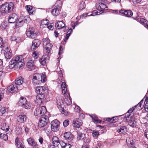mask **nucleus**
<instances>
[{"instance_id": "c756f323", "label": "nucleus", "mask_w": 148, "mask_h": 148, "mask_svg": "<svg viewBox=\"0 0 148 148\" xmlns=\"http://www.w3.org/2000/svg\"><path fill=\"white\" fill-rule=\"evenodd\" d=\"M46 47L45 48V50L47 54H49L51 52V50L53 46V45L49 42H48L46 45H45Z\"/></svg>"}, {"instance_id": "0e129e2a", "label": "nucleus", "mask_w": 148, "mask_h": 148, "mask_svg": "<svg viewBox=\"0 0 148 148\" xmlns=\"http://www.w3.org/2000/svg\"><path fill=\"white\" fill-rule=\"evenodd\" d=\"M66 100L67 101H68V103L66 102V103L68 105H70L71 103V101L70 97L66 99Z\"/></svg>"}, {"instance_id": "f8f14e48", "label": "nucleus", "mask_w": 148, "mask_h": 148, "mask_svg": "<svg viewBox=\"0 0 148 148\" xmlns=\"http://www.w3.org/2000/svg\"><path fill=\"white\" fill-rule=\"evenodd\" d=\"M57 3H56L53 9L51 11L52 14L54 16L58 15L60 12L61 5L60 4L59 5H58Z\"/></svg>"}, {"instance_id": "603ef678", "label": "nucleus", "mask_w": 148, "mask_h": 148, "mask_svg": "<svg viewBox=\"0 0 148 148\" xmlns=\"http://www.w3.org/2000/svg\"><path fill=\"white\" fill-rule=\"evenodd\" d=\"M15 132L18 134H20L22 132L21 129L18 127H16L15 130Z\"/></svg>"}, {"instance_id": "e2e57ef3", "label": "nucleus", "mask_w": 148, "mask_h": 148, "mask_svg": "<svg viewBox=\"0 0 148 148\" xmlns=\"http://www.w3.org/2000/svg\"><path fill=\"white\" fill-rule=\"evenodd\" d=\"M4 47V46L3 44V40L2 38L0 37V47L2 48Z\"/></svg>"}, {"instance_id": "4c0bfd02", "label": "nucleus", "mask_w": 148, "mask_h": 148, "mask_svg": "<svg viewBox=\"0 0 148 148\" xmlns=\"http://www.w3.org/2000/svg\"><path fill=\"white\" fill-rule=\"evenodd\" d=\"M34 65V62L33 60H31L28 61L27 63V66L28 68H30Z\"/></svg>"}, {"instance_id": "dca6fc26", "label": "nucleus", "mask_w": 148, "mask_h": 148, "mask_svg": "<svg viewBox=\"0 0 148 148\" xmlns=\"http://www.w3.org/2000/svg\"><path fill=\"white\" fill-rule=\"evenodd\" d=\"M117 131L120 134H125L127 132V127L124 125L120 124L119 126Z\"/></svg>"}, {"instance_id": "69168bd1", "label": "nucleus", "mask_w": 148, "mask_h": 148, "mask_svg": "<svg viewBox=\"0 0 148 148\" xmlns=\"http://www.w3.org/2000/svg\"><path fill=\"white\" fill-rule=\"evenodd\" d=\"M145 136L148 139V130H146L145 132Z\"/></svg>"}, {"instance_id": "2eb2a0df", "label": "nucleus", "mask_w": 148, "mask_h": 148, "mask_svg": "<svg viewBox=\"0 0 148 148\" xmlns=\"http://www.w3.org/2000/svg\"><path fill=\"white\" fill-rule=\"evenodd\" d=\"M18 18V15L16 14L13 13L9 16L8 21L10 23H13L15 22Z\"/></svg>"}, {"instance_id": "c85d7f7f", "label": "nucleus", "mask_w": 148, "mask_h": 148, "mask_svg": "<svg viewBox=\"0 0 148 148\" xmlns=\"http://www.w3.org/2000/svg\"><path fill=\"white\" fill-rule=\"evenodd\" d=\"M65 26V24L62 21H60L58 22L55 25V27L58 29L62 28Z\"/></svg>"}, {"instance_id": "c03bdc74", "label": "nucleus", "mask_w": 148, "mask_h": 148, "mask_svg": "<svg viewBox=\"0 0 148 148\" xmlns=\"http://www.w3.org/2000/svg\"><path fill=\"white\" fill-rule=\"evenodd\" d=\"M90 141V138L89 137H86L84 138L83 141L84 144H88Z\"/></svg>"}, {"instance_id": "ddd939ff", "label": "nucleus", "mask_w": 148, "mask_h": 148, "mask_svg": "<svg viewBox=\"0 0 148 148\" xmlns=\"http://www.w3.org/2000/svg\"><path fill=\"white\" fill-rule=\"evenodd\" d=\"M28 144L33 148H38L39 145L34 139L32 137H30L27 140Z\"/></svg>"}, {"instance_id": "412c9836", "label": "nucleus", "mask_w": 148, "mask_h": 148, "mask_svg": "<svg viewBox=\"0 0 148 148\" xmlns=\"http://www.w3.org/2000/svg\"><path fill=\"white\" fill-rule=\"evenodd\" d=\"M126 141L128 147H131L134 146L135 140L132 138H129L126 139Z\"/></svg>"}, {"instance_id": "e433bc0d", "label": "nucleus", "mask_w": 148, "mask_h": 148, "mask_svg": "<svg viewBox=\"0 0 148 148\" xmlns=\"http://www.w3.org/2000/svg\"><path fill=\"white\" fill-rule=\"evenodd\" d=\"M85 135L84 134L79 132H78L77 135V139L78 140H80L81 139L84 138Z\"/></svg>"}, {"instance_id": "de8ad7c7", "label": "nucleus", "mask_w": 148, "mask_h": 148, "mask_svg": "<svg viewBox=\"0 0 148 148\" xmlns=\"http://www.w3.org/2000/svg\"><path fill=\"white\" fill-rule=\"evenodd\" d=\"M117 120V119L116 117H114L112 119H110V118H108V121H109L111 123H114L116 122Z\"/></svg>"}, {"instance_id": "09e8293b", "label": "nucleus", "mask_w": 148, "mask_h": 148, "mask_svg": "<svg viewBox=\"0 0 148 148\" xmlns=\"http://www.w3.org/2000/svg\"><path fill=\"white\" fill-rule=\"evenodd\" d=\"M5 57L6 58L10 59L12 56L11 53H4Z\"/></svg>"}, {"instance_id": "6ab92c4d", "label": "nucleus", "mask_w": 148, "mask_h": 148, "mask_svg": "<svg viewBox=\"0 0 148 148\" xmlns=\"http://www.w3.org/2000/svg\"><path fill=\"white\" fill-rule=\"evenodd\" d=\"M45 94H39L36 97V102L38 104L41 103L44 100Z\"/></svg>"}, {"instance_id": "ea45409f", "label": "nucleus", "mask_w": 148, "mask_h": 148, "mask_svg": "<svg viewBox=\"0 0 148 148\" xmlns=\"http://www.w3.org/2000/svg\"><path fill=\"white\" fill-rule=\"evenodd\" d=\"M11 40L12 41H15L16 43H19L21 41L20 38H16L15 36H13L12 37Z\"/></svg>"}, {"instance_id": "774afa93", "label": "nucleus", "mask_w": 148, "mask_h": 148, "mask_svg": "<svg viewBox=\"0 0 148 148\" xmlns=\"http://www.w3.org/2000/svg\"><path fill=\"white\" fill-rule=\"evenodd\" d=\"M145 102H146V103L145 104V106H148V97L146 98L145 103Z\"/></svg>"}, {"instance_id": "680f3d73", "label": "nucleus", "mask_w": 148, "mask_h": 148, "mask_svg": "<svg viewBox=\"0 0 148 148\" xmlns=\"http://www.w3.org/2000/svg\"><path fill=\"white\" fill-rule=\"evenodd\" d=\"M132 2L135 4H137L138 3H140L141 0H132Z\"/></svg>"}, {"instance_id": "338daca9", "label": "nucleus", "mask_w": 148, "mask_h": 148, "mask_svg": "<svg viewBox=\"0 0 148 148\" xmlns=\"http://www.w3.org/2000/svg\"><path fill=\"white\" fill-rule=\"evenodd\" d=\"M43 139L42 137L40 138L39 139L38 141L41 144H42L43 143Z\"/></svg>"}, {"instance_id": "a211bd4d", "label": "nucleus", "mask_w": 148, "mask_h": 148, "mask_svg": "<svg viewBox=\"0 0 148 148\" xmlns=\"http://www.w3.org/2000/svg\"><path fill=\"white\" fill-rule=\"evenodd\" d=\"M17 87L16 85L14 84L9 86L7 88V89L9 91L12 92H17L18 90H21L20 88Z\"/></svg>"}, {"instance_id": "f257e3e1", "label": "nucleus", "mask_w": 148, "mask_h": 148, "mask_svg": "<svg viewBox=\"0 0 148 148\" xmlns=\"http://www.w3.org/2000/svg\"><path fill=\"white\" fill-rule=\"evenodd\" d=\"M23 58L22 56L17 55L13 57L9 62V67L11 69L14 68L15 69H21L24 65V63L22 61Z\"/></svg>"}, {"instance_id": "a19ab883", "label": "nucleus", "mask_w": 148, "mask_h": 148, "mask_svg": "<svg viewBox=\"0 0 148 148\" xmlns=\"http://www.w3.org/2000/svg\"><path fill=\"white\" fill-rule=\"evenodd\" d=\"M133 15V13L132 11L129 10H126L125 12V16L127 17H130Z\"/></svg>"}, {"instance_id": "4468645a", "label": "nucleus", "mask_w": 148, "mask_h": 148, "mask_svg": "<svg viewBox=\"0 0 148 148\" xmlns=\"http://www.w3.org/2000/svg\"><path fill=\"white\" fill-rule=\"evenodd\" d=\"M24 79L21 77H18L15 80V84L21 90L23 88L22 85L24 83Z\"/></svg>"}, {"instance_id": "f3484780", "label": "nucleus", "mask_w": 148, "mask_h": 148, "mask_svg": "<svg viewBox=\"0 0 148 148\" xmlns=\"http://www.w3.org/2000/svg\"><path fill=\"white\" fill-rule=\"evenodd\" d=\"M40 41L38 39L34 40L32 42L31 49L34 50L36 49L40 44Z\"/></svg>"}, {"instance_id": "2f4dec72", "label": "nucleus", "mask_w": 148, "mask_h": 148, "mask_svg": "<svg viewBox=\"0 0 148 148\" xmlns=\"http://www.w3.org/2000/svg\"><path fill=\"white\" fill-rule=\"evenodd\" d=\"M1 129L5 132L8 131L9 129L8 125L5 123H3L1 125Z\"/></svg>"}, {"instance_id": "f03ea898", "label": "nucleus", "mask_w": 148, "mask_h": 148, "mask_svg": "<svg viewBox=\"0 0 148 148\" xmlns=\"http://www.w3.org/2000/svg\"><path fill=\"white\" fill-rule=\"evenodd\" d=\"M134 109V107L130 109L128 111V113H126L124 116L126 121L128 122L129 125L133 127L136 126V122L135 120L138 119L137 115L130 114L133 112ZM138 116H139L138 115Z\"/></svg>"}, {"instance_id": "4be33fe9", "label": "nucleus", "mask_w": 148, "mask_h": 148, "mask_svg": "<svg viewBox=\"0 0 148 148\" xmlns=\"http://www.w3.org/2000/svg\"><path fill=\"white\" fill-rule=\"evenodd\" d=\"M73 126L76 128H79L82 125V123L80 120L78 119H74L73 122Z\"/></svg>"}, {"instance_id": "58836bf2", "label": "nucleus", "mask_w": 148, "mask_h": 148, "mask_svg": "<svg viewBox=\"0 0 148 148\" xmlns=\"http://www.w3.org/2000/svg\"><path fill=\"white\" fill-rule=\"evenodd\" d=\"M49 21L47 19L43 20L41 23V26L45 27L47 26L48 23Z\"/></svg>"}, {"instance_id": "aec40b11", "label": "nucleus", "mask_w": 148, "mask_h": 148, "mask_svg": "<svg viewBox=\"0 0 148 148\" xmlns=\"http://www.w3.org/2000/svg\"><path fill=\"white\" fill-rule=\"evenodd\" d=\"M47 89L43 86L37 87L36 88V92L38 94H45Z\"/></svg>"}, {"instance_id": "20e7f679", "label": "nucleus", "mask_w": 148, "mask_h": 148, "mask_svg": "<svg viewBox=\"0 0 148 148\" xmlns=\"http://www.w3.org/2000/svg\"><path fill=\"white\" fill-rule=\"evenodd\" d=\"M46 80V76L45 74H42L41 75L38 74H35L33 76V83L34 84H40L44 83Z\"/></svg>"}, {"instance_id": "473e14b6", "label": "nucleus", "mask_w": 148, "mask_h": 148, "mask_svg": "<svg viewBox=\"0 0 148 148\" xmlns=\"http://www.w3.org/2000/svg\"><path fill=\"white\" fill-rule=\"evenodd\" d=\"M62 93L65 94L67 90V88L66 86V84L65 82H63L61 84Z\"/></svg>"}, {"instance_id": "b1692460", "label": "nucleus", "mask_w": 148, "mask_h": 148, "mask_svg": "<svg viewBox=\"0 0 148 148\" xmlns=\"http://www.w3.org/2000/svg\"><path fill=\"white\" fill-rule=\"evenodd\" d=\"M62 141H60L58 137L56 136H54L52 138V143L55 146H58L59 144L60 145V143Z\"/></svg>"}, {"instance_id": "c9c22d12", "label": "nucleus", "mask_w": 148, "mask_h": 148, "mask_svg": "<svg viewBox=\"0 0 148 148\" xmlns=\"http://www.w3.org/2000/svg\"><path fill=\"white\" fill-rule=\"evenodd\" d=\"M72 29L71 28L69 29L67 32V34L65 36V38L64 39V41L66 42L68 39L69 37L70 36L71 33L72 32Z\"/></svg>"}, {"instance_id": "6e6d98bb", "label": "nucleus", "mask_w": 148, "mask_h": 148, "mask_svg": "<svg viewBox=\"0 0 148 148\" xmlns=\"http://www.w3.org/2000/svg\"><path fill=\"white\" fill-rule=\"evenodd\" d=\"M7 26L6 23H2L1 25V28L2 29H5L6 28Z\"/></svg>"}, {"instance_id": "6e6552de", "label": "nucleus", "mask_w": 148, "mask_h": 148, "mask_svg": "<svg viewBox=\"0 0 148 148\" xmlns=\"http://www.w3.org/2000/svg\"><path fill=\"white\" fill-rule=\"evenodd\" d=\"M49 122L48 116H42L40 118L38 123V126L40 127H44L47 125Z\"/></svg>"}, {"instance_id": "79ce46f5", "label": "nucleus", "mask_w": 148, "mask_h": 148, "mask_svg": "<svg viewBox=\"0 0 148 148\" xmlns=\"http://www.w3.org/2000/svg\"><path fill=\"white\" fill-rule=\"evenodd\" d=\"M0 138H1L4 140L6 141L8 140V136L5 134H2L0 133Z\"/></svg>"}, {"instance_id": "052dcab7", "label": "nucleus", "mask_w": 148, "mask_h": 148, "mask_svg": "<svg viewBox=\"0 0 148 148\" xmlns=\"http://www.w3.org/2000/svg\"><path fill=\"white\" fill-rule=\"evenodd\" d=\"M11 53V51L10 49L8 47H7L5 50L4 53Z\"/></svg>"}, {"instance_id": "39448f33", "label": "nucleus", "mask_w": 148, "mask_h": 148, "mask_svg": "<svg viewBox=\"0 0 148 148\" xmlns=\"http://www.w3.org/2000/svg\"><path fill=\"white\" fill-rule=\"evenodd\" d=\"M96 7L97 9V10L94 11L90 16H95L98 15V13H100V12H98V11H101L102 12L104 10H107L108 8V7L106 5L103 3L101 2H99L96 3Z\"/></svg>"}, {"instance_id": "cd10ccee", "label": "nucleus", "mask_w": 148, "mask_h": 148, "mask_svg": "<svg viewBox=\"0 0 148 148\" xmlns=\"http://www.w3.org/2000/svg\"><path fill=\"white\" fill-rule=\"evenodd\" d=\"M139 21L140 23L148 29V21L146 19L143 18H140L139 20Z\"/></svg>"}, {"instance_id": "7ed1b4c3", "label": "nucleus", "mask_w": 148, "mask_h": 148, "mask_svg": "<svg viewBox=\"0 0 148 148\" xmlns=\"http://www.w3.org/2000/svg\"><path fill=\"white\" fill-rule=\"evenodd\" d=\"M14 4L11 2L6 3L1 6L0 11L1 13H8L12 11L14 9Z\"/></svg>"}, {"instance_id": "0eeeda50", "label": "nucleus", "mask_w": 148, "mask_h": 148, "mask_svg": "<svg viewBox=\"0 0 148 148\" xmlns=\"http://www.w3.org/2000/svg\"><path fill=\"white\" fill-rule=\"evenodd\" d=\"M18 103L20 106H23L26 109H29L31 105L30 103H27L26 99L23 97H21Z\"/></svg>"}, {"instance_id": "a878e982", "label": "nucleus", "mask_w": 148, "mask_h": 148, "mask_svg": "<svg viewBox=\"0 0 148 148\" xmlns=\"http://www.w3.org/2000/svg\"><path fill=\"white\" fill-rule=\"evenodd\" d=\"M64 137L68 141H71L73 139V135L70 132H68L64 134Z\"/></svg>"}, {"instance_id": "423d86ee", "label": "nucleus", "mask_w": 148, "mask_h": 148, "mask_svg": "<svg viewBox=\"0 0 148 148\" xmlns=\"http://www.w3.org/2000/svg\"><path fill=\"white\" fill-rule=\"evenodd\" d=\"M47 112L46 107L45 106L38 108L34 111V115L36 116H40L44 115Z\"/></svg>"}, {"instance_id": "393cba45", "label": "nucleus", "mask_w": 148, "mask_h": 148, "mask_svg": "<svg viewBox=\"0 0 148 148\" xmlns=\"http://www.w3.org/2000/svg\"><path fill=\"white\" fill-rule=\"evenodd\" d=\"M27 119V117L25 115H19L17 119L18 122L23 123L25 122Z\"/></svg>"}, {"instance_id": "f704fd0d", "label": "nucleus", "mask_w": 148, "mask_h": 148, "mask_svg": "<svg viewBox=\"0 0 148 148\" xmlns=\"http://www.w3.org/2000/svg\"><path fill=\"white\" fill-rule=\"evenodd\" d=\"M25 8L26 10L28 12L29 14H33V12H34V11L32 6L27 5L26 6Z\"/></svg>"}, {"instance_id": "5fc2aeb1", "label": "nucleus", "mask_w": 148, "mask_h": 148, "mask_svg": "<svg viewBox=\"0 0 148 148\" xmlns=\"http://www.w3.org/2000/svg\"><path fill=\"white\" fill-rule=\"evenodd\" d=\"M91 117L92 118V119L95 121L97 122H99L98 121V119L97 117L95 115H93L92 116H91Z\"/></svg>"}, {"instance_id": "9d476101", "label": "nucleus", "mask_w": 148, "mask_h": 148, "mask_svg": "<svg viewBox=\"0 0 148 148\" xmlns=\"http://www.w3.org/2000/svg\"><path fill=\"white\" fill-rule=\"evenodd\" d=\"M34 28L30 27L26 32V34L28 37L32 38H35L36 36V33L34 32Z\"/></svg>"}, {"instance_id": "1a4fd4ad", "label": "nucleus", "mask_w": 148, "mask_h": 148, "mask_svg": "<svg viewBox=\"0 0 148 148\" xmlns=\"http://www.w3.org/2000/svg\"><path fill=\"white\" fill-rule=\"evenodd\" d=\"M51 127L52 131H58L59 129L60 122L56 119L53 121L51 123Z\"/></svg>"}, {"instance_id": "864d4df0", "label": "nucleus", "mask_w": 148, "mask_h": 148, "mask_svg": "<svg viewBox=\"0 0 148 148\" xmlns=\"http://www.w3.org/2000/svg\"><path fill=\"white\" fill-rule=\"evenodd\" d=\"M58 76L60 77V78H61V79H60V81H62V77H63V74L62 73V71L61 70H60V71L58 72Z\"/></svg>"}, {"instance_id": "4d7b16f0", "label": "nucleus", "mask_w": 148, "mask_h": 148, "mask_svg": "<svg viewBox=\"0 0 148 148\" xmlns=\"http://www.w3.org/2000/svg\"><path fill=\"white\" fill-rule=\"evenodd\" d=\"M69 121L68 120H65L63 123V125L64 127H67L69 124Z\"/></svg>"}, {"instance_id": "bf43d9fd", "label": "nucleus", "mask_w": 148, "mask_h": 148, "mask_svg": "<svg viewBox=\"0 0 148 148\" xmlns=\"http://www.w3.org/2000/svg\"><path fill=\"white\" fill-rule=\"evenodd\" d=\"M92 134L94 137L96 138L99 135V133L97 131L93 132Z\"/></svg>"}, {"instance_id": "49530a36", "label": "nucleus", "mask_w": 148, "mask_h": 148, "mask_svg": "<svg viewBox=\"0 0 148 148\" xmlns=\"http://www.w3.org/2000/svg\"><path fill=\"white\" fill-rule=\"evenodd\" d=\"M16 145L17 148H24L23 142H18Z\"/></svg>"}, {"instance_id": "bb28decb", "label": "nucleus", "mask_w": 148, "mask_h": 148, "mask_svg": "<svg viewBox=\"0 0 148 148\" xmlns=\"http://www.w3.org/2000/svg\"><path fill=\"white\" fill-rule=\"evenodd\" d=\"M25 22H27V21L25 19H24L23 20H21V19L19 18L18 21L16 23V27L18 28L19 27L21 26L23 23Z\"/></svg>"}, {"instance_id": "37998d69", "label": "nucleus", "mask_w": 148, "mask_h": 148, "mask_svg": "<svg viewBox=\"0 0 148 148\" xmlns=\"http://www.w3.org/2000/svg\"><path fill=\"white\" fill-rule=\"evenodd\" d=\"M5 107L0 105V116L3 115L5 112Z\"/></svg>"}, {"instance_id": "9b49d317", "label": "nucleus", "mask_w": 148, "mask_h": 148, "mask_svg": "<svg viewBox=\"0 0 148 148\" xmlns=\"http://www.w3.org/2000/svg\"><path fill=\"white\" fill-rule=\"evenodd\" d=\"M61 101L59 102L60 104L58 105V107L61 113L64 114L65 115H67L68 114V112L65 110L66 107L64 106L63 104H62L64 103V99L63 98L62 99L61 98Z\"/></svg>"}, {"instance_id": "13d9d810", "label": "nucleus", "mask_w": 148, "mask_h": 148, "mask_svg": "<svg viewBox=\"0 0 148 148\" xmlns=\"http://www.w3.org/2000/svg\"><path fill=\"white\" fill-rule=\"evenodd\" d=\"M75 111L76 112H77L78 113L80 112V108L78 106H76L74 109Z\"/></svg>"}, {"instance_id": "a18cd8bd", "label": "nucleus", "mask_w": 148, "mask_h": 148, "mask_svg": "<svg viewBox=\"0 0 148 148\" xmlns=\"http://www.w3.org/2000/svg\"><path fill=\"white\" fill-rule=\"evenodd\" d=\"M86 7L85 3L84 1L81 2L79 5V8L80 10H82L84 9Z\"/></svg>"}, {"instance_id": "7c9ffc66", "label": "nucleus", "mask_w": 148, "mask_h": 148, "mask_svg": "<svg viewBox=\"0 0 148 148\" xmlns=\"http://www.w3.org/2000/svg\"><path fill=\"white\" fill-rule=\"evenodd\" d=\"M143 99L138 104L134 107V108L135 109V108H136L137 110H141L143 107V106L141 104L143 102Z\"/></svg>"}, {"instance_id": "5701e85b", "label": "nucleus", "mask_w": 148, "mask_h": 148, "mask_svg": "<svg viewBox=\"0 0 148 148\" xmlns=\"http://www.w3.org/2000/svg\"><path fill=\"white\" fill-rule=\"evenodd\" d=\"M49 58L47 55H45L40 59L39 62L41 64L44 65Z\"/></svg>"}, {"instance_id": "8fccbe9b", "label": "nucleus", "mask_w": 148, "mask_h": 148, "mask_svg": "<svg viewBox=\"0 0 148 148\" xmlns=\"http://www.w3.org/2000/svg\"><path fill=\"white\" fill-rule=\"evenodd\" d=\"M49 40L48 38H46L43 39V42L44 45H45L49 42Z\"/></svg>"}, {"instance_id": "3c124183", "label": "nucleus", "mask_w": 148, "mask_h": 148, "mask_svg": "<svg viewBox=\"0 0 148 148\" xmlns=\"http://www.w3.org/2000/svg\"><path fill=\"white\" fill-rule=\"evenodd\" d=\"M47 27L50 30H52L53 29V24L50 23L49 24H48L47 25Z\"/></svg>"}, {"instance_id": "72a5a7b5", "label": "nucleus", "mask_w": 148, "mask_h": 148, "mask_svg": "<svg viewBox=\"0 0 148 148\" xmlns=\"http://www.w3.org/2000/svg\"><path fill=\"white\" fill-rule=\"evenodd\" d=\"M60 145L62 148H71V145L69 144L64 143L63 141H61L60 143Z\"/></svg>"}]
</instances>
